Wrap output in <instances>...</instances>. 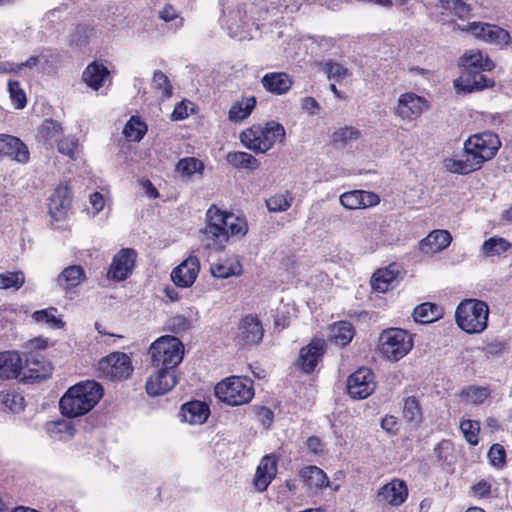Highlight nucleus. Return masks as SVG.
Here are the masks:
<instances>
[{
  "mask_svg": "<svg viewBox=\"0 0 512 512\" xmlns=\"http://www.w3.org/2000/svg\"><path fill=\"white\" fill-rule=\"evenodd\" d=\"M500 147L501 142L495 133H478L464 142V154L461 157L446 158L443 164L451 173L466 175L479 170L496 155Z\"/></svg>",
  "mask_w": 512,
  "mask_h": 512,
  "instance_id": "f257e3e1",
  "label": "nucleus"
},
{
  "mask_svg": "<svg viewBox=\"0 0 512 512\" xmlns=\"http://www.w3.org/2000/svg\"><path fill=\"white\" fill-rule=\"evenodd\" d=\"M248 231L245 218L220 210L212 205L206 212V225L200 230L206 248L221 251L230 236L243 237Z\"/></svg>",
  "mask_w": 512,
  "mask_h": 512,
  "instance_id": "f03ea898",
  "label": "nucleus"
},
{
  "mask_svg": "<svg viewBox=\"0 0 512 512\" xmlns=\"http://www.w3.org/2000/svg\"><path fill=\"white\" fill-rule=\"evenodd\" d=\"M103 396L102 386L94 381L79 382L61 397L59 407L63 415L77 417L88 413Z\"/></svg>",
  "mask_w": 512,
  "mask_h": 512,
  "instance_id": "7ed1b4c3",
  "label": "nucleus"
},
{
  "mask_svg": "<svg viewBox=\"0 0 512 512\" xmlns=\"http://www.w3.org/2000/svg\"><path fill=\"white\" fill-rule=\"evenodd\" d=\"M285 128L282 124L270 121L265 126H252L240 134L241 143L256 153H265L277 142L285 139Z\"/></svg>",
  "mask_w": 512,
  "mask_h": 512,
  "instance_id": "20e7f679",
  "label": "nucleus"
},
{
  "mask_svg": "<svg viewBox=\"0 0 512 512\" xmlns=\"http://www.w3.org/2000/svg\"><path fill=\"white\" fill-rule=\"evenodd\" d=\"M488 316V305L478 299L463 300L455 311L457 325L468 334L483 332L487 328Z\"/></svg>",
  "mask_w": 512,
  "mask_h": 512,
  "instance_id": "39448f33",
  "label": "nucleus"
},
{
  "mask_svg": "<svg viewBox=\"0 0 512 512\" xmlns=\"http://www.w3.org/2000/svg\"><path fill=\"white\" fill-rule=\"evenodd\" d=\"M148 353L153 366L174 370L183 359L184 345L177 337L164 335L151 344Z\"/></svg>",
  "mask_w": 512,
  "mask_h": 512,
  "instance_id": "423d86ee",
  "label": "nucleus"
},
{
  "mask_svg": "<svg viewBox=\"0 0 512 512\" xmlns=\"http://www.w3.org/2000/svg\"><path fill=\"white\" fill-rule=\"evenodd\" d=\"M215 394L220 401L230 406L244 405L254 396L253 383L248 378L231 376L216 385Z\"/></svg>",
  "mask_w": 512,
  "mask_h": 512,
  "instance_id": "0eeeda50",
  "label": "nucleus"
},
{
  "mask_svg": "<svg viewBox=\"0 0 512 512\" xmlns=\"http://www.w3.org/2000/svg\"><path fill=\"white\" fill-rule=\"evenodd\" d=\"M413 347L412 336L403 329L389 328L379 336L378 350L389 361L402 359Z\"/></svg>",
  "mask_w": 512,
  "mask_h": 512,
  "instance_id": "6e6552de",
  "label": "nucleus"
},
{
  "mask_svg": "<svg viewBox=\"0 0 512 512\" xmlns=\"http://www.w3.org/2000/svg\"><path fill=\"white\" fill-rule=\"evenodd\" d=\"M431 107L430 101L414 92L399 95L393 108L394 115L406 123L419 119Z\"/></svg>",
  "mask_w": 512,
  "mask_h": 512,
  "instance_id": "1a4fd4ad",
  "label": "nucleus"
},
{
  "mask_svg": "<svg viewBox=\"0 0 512 512\" xmlns=\"http://www.w3.org/2000/svg\"><path fill=\"white\" fill-rule=\"evenodd\" d=\"M98 370L109 380H124L133 372V366L127 354L114 352L99 361Z\"/></svg>",
  "mask_w": 512,
  "mask_h": 512,
  "instance_id": "9d476101",
  "label": "nucleus"
},
{
  "mask_svg": "<svg viewBox=\"0 0 512 512\" xmlns=\"http://www.w3.org/2000/svg\"><path fill=\"white\" fill-rule=\"evenodd\" d=\"M459 29L470 33L475 38L488 44L503 47L507 46L510 42L509 33L497 25L483 22H472L465 26H459Z\"/></svg>",
  "mask_w": 512,
  "mask_h": 512,
  "instance_id": "9b49d317",
  "label": "nucleus"
},
{
  "mask_svg": "<svg viewBox=\"0 0 512 512\" xmlns=\"http://www.w3.org/2000/svg\"><path fill=\"white\" fill-rule=\"evenodd\" d=\"M376 384L374 375L369 368H359L347 381V390L354 399H364L370 396L375 390Z\"/></svg>",
  "mask_w": 512,
  "mask_h": 512,
  "instance_id": "f8f14e48",
  "label": "nucleus"
},
{
  "mask_svg": "<svg viewBox=\"0 0 512 512\" xmlns=\"http://www.w3.org/2000/svg\"><path fill=\"white\" fill-rule=\"evenodd\" d=\"M159 369L151 374L146 381V391L150 396L163 395L177 384L175 370L158 367Z\"/></svg>",
  "mask_w": 512,
  "mask_h": 512,
  "instance_id": "ddd939ff",
  "label": "nucleus"
},
{
  "mask_svg": "<svg viewBox=\"0 0 512 512\" xmlns=\"http://www.w3.org/2000/svg\"><path fill=\"white\" fill-rule=\"evenodd\" d=\"M199 271V259L194 255H190L173 269L171 279L176 286L188 288L195 282Z\"/></svg>",
  "mask_w": 512,
  "mask_h": 512,
  "instance_id": "4468645a",
  "label": "nucleus"
},
{
  "mask_svg": "<svg viewBox=\"0 0 512 512\" xmlns=\"http://www.w3.org/2000/svg\"><path fill=\"white\" fill-rule=\"evenodd\" d=\"M339 202L348 210L366 209L378 205L380 197L371 191L352 190L342 193Z\"/></svg>",
  "mask_w": 512,
  "mask_h": 512,
  "instance_id": "2eb2a0df",
  "label": "nucleus"
},
{
  "mask_svg": "<svg viewBox=\"0 0 512 512\" xmlns=\"http://www.w3.org/2000/svg\"><path fill=\"white\" fill-rule=\"evenodd\" d=\"M494 81L480 71L465 70L455 81L454 87L458 92L472 93L493 87Z\"/></svg>",
  "mask_w": 512,
  "mask_h": 512,
  "instance_id": "dca6fc26",
  "label": "nucleus"
},
{
  "mask_svg": "<svg viewBox=\"0 0 512 512\" xmlns=\"http://www.w3.org/2000/svg\"><path fill=\"white\" fill-rule=\"evenodd\" d=\"M136 253L133 249H122L113 258L107 277L122 281L131 274L134 267Z\"/></svg>",
  "mask_w": 512,
  "mask_h": 512,
  "instance_id": "f3484780",
  "label": "nucleus"
},
{
  "mask_svg": "<svg viewBox=\"0 0 512 512\" xmlns=\"http://www.w3.org/2000/svg\"><path fill=\"white\" fill-rule=\"evenodd\" d=\"M253 25L254 23H252L247 17L245 5L239 6L237 10L232 11L230 13V18L227 21V28L230 36L239 41L250 39L252 37L250 29Z\"/></svg>",
  "mask_w": 512,
  "mask_h": 512,
  "instance_id": "a211bd4d",
  "label": "nucleus"
},
{
  "mask_svg": "<svg viewBox=\"0 0 512 512\" xmlns=\"http://www.w3.org/2000/svg\"><path fill=\"white\" fill-rule=\"evenodd\" d=\"M263 333L260 321L255 316L247 315L239 323L236 339L241 345H254L262 340Z\"/></svg>",
  "mask_w": 512,
  "mask_h": 512,
  "instance_id": "6ab92c4d",
  "label": "nucleus"
},
{
  "mask_svg": "<svg viewBox=\"0 0 512 512\" xmlns=\"http://www.w3.org/2000/svg\"><path fill=\"white\" fill-rule=\"evenodd\" d=\"M379 501L391 506H400L408 497V488L406 483L398 478L383 485L377 494Z\"/></svg>",
  "mask_w": 512,
  "mask_h": 512,
  "instance_id": "aec40b11",
  "label": "nucleus"
},
{
  "mask_svg": "<svg viewBox=\"0 0 512 512\" xmlns=\"http://www.w3.org/2000/svg\"><path fill=\"white\" fill-rule=\"evenodd\" d=\"M12 157L19 163H27L30 157V153L26 144H24L19 138L0 134V156Z\"/></svg>",
  "mask_w": 512,
  "mask_h": 512,
  "instance_id": "412c9836",
  "label": "nucleus"
},
{
  "mask_svg": "<svg viewBox=\"0 0 512 512\" xmlns=\"http://www.w3.org/2000/svg\"><path fill=\"white\" fill-rule=\"evenodd\" d=\"M325 342L321 339H314L309 345L300 350L298 365L306 373L313 371L323 356Z\"/></svg>",
  "mask_w": 512,
  "mask_h": 512,
  "instance_id": "4be33fe9",
  "label": "nucleus"
},
{
  "mask_svg": "<svg viewBox=\"0 0 512 512\" xmlns=\"http://www.w3.org/2000/svg\"><path fill=\"white\" fill-rule=\"evenodd\" d=\"M277 474V460L271 455L264 456L255 473L253 484L258 492H263L267 489L272 480Z\"/></svg>",
  "mask_w": 512,
  "mask_h": 512,
  "instance_id": "5701e85b",
  "label": "nucleus"
},
{
  "mask_svg": "<svg viewBox=\"0 0 512 512\" xmlns=\"http://www.w3.org/2000/svg\"><path fill=\"white\" fill-rule=\"evenodd\" d=\"M71 205L70 192L67 186L60 185L52 193L49 199V213L56 220H62L68 213Z\"/></svg>",
  "mask_w": 512,
  "mask_h": 512,
  "instance_id": "b1692460",
  "label": "nucleus"
},
{
  "mask_svg": "<svg viewBox=\"0 0 512 512\" xmlns=\"http://www.w3.org/2000/svg\"><path fill=\"white\" fill-rule=\"evenodd\" d=\"M293 79L285 72H270L261 79L263 88L274 95H285L293 86Z\"/></svg>",
  "mask_w": 512,
  "mask_h": 512,
  "instance_id": "393cba45",
  "label": "nucleus"
},
{
  "mask_svg": "<svg viewBox=\"0 0 512 512\" xmlns=\"http://www.w3.org/2000/svg\"><path fill=\"white\" fill-rule=\"evenodd\" d=\"M452 241L447 230H434L429 233L419 245L422 253L433 255L446 249Z\"/></svg>",
  "mask_w": 512,
  "mask_h": 512,
  "instance_id": "a878e982",
  "label": "nucleus"
},
{
  "mask_svg": "<svg viewBox=\"0 0 512 512\" xmlns=\"http://www.w3.org/2000/svg\"><path fill=\"white\" fill-rule=\"evenodd\" d=\"M23 368L28 371L25 377L36 380L45 379L52 372L51 363L43 355L32 352L26 356Z\"/></svg>",
  "mask_w": 512,
  "mask_h": 512,
  "instance_id": "bb28decb",
  "label": "nucleus"
},
{
  "mask_svg": "<svg viewBox=\"0 0 512 512\" xmlns=\"http://www.w3.org/2000/svg\"><path fill=\"white\" fill-rule=\"evenodd\" d=\"M23 369V361L17 351L0 352V379L17 378Z\"/></svg>",
  "mask_w": 512,
  "mask_h": 512,
  "instance_id": "cd10ccee",
  "label": "nucleus"
},
{
  "mask_svg": "<svg viewBox=\"0 0 512 512\" xmlns=\"http://www.w3.org/2000/svg\"><path fill=\"white\" fill-rule=\"evenodd\" d=\"M86 279V273L82 266L71 265L63 269L57 276V285L65 292H70Z\"/></svg>",
  "mask_w": 512,
  "mask_h": 512,
  "instance_id": "c85d7f7f",
  "label": "nucleus"
},
{
  "mask_svg": "<svg viewBox=\"0 0 512 512\" xmlns=\"http://www.w3.org/2000/svg\"><path fill=\"white\" fill-rule=\"evenodd\" d=\"M109 74L110 72L105 65L94 61L83 71L82 80L91 89L97 91L103 86L104 81L109 77Z\"/></svg>",
  "mask_w": 512,
  "mask_h": 512,
  "instance_id": "c756f323",
  "label": "nucleus"
},
{
  "mask_svg": "<svg viewBox=\"0 0 512 512\" xmlns=\"http://www.w3.org/2000/svg\"><path fill=\"white\" fill-rule=\"evenodd\" d=\"M460 61L466 70L491 71L495 66L486 54L476 49L466 51L460 58Z\"/></svg>",
  "mask_w": 512,
  "mask_h": 512,
  "instance_id": "7c9ffc66",
  "label": "nucleus"
},
{
  "mask_svg": "<svg viewBox=\"0 0 512 512\" xmlns=\"http://www.w3.org/2000/svg\"><path fill=\"white\" fill-rule=\"evenodd\" d=\"M209 416V407L201 401H192L182 406L181 417L190 424H203Z\"/></svg>",
  "mask_w": 512,
  "mask_h": 512,
  "instance_id": "2f4dec72",
  "label": "nucleus"
},
{
  "mask_svg": "<svg viewBox=\"0 0 512 512\" xmlns=\"http://www.w3.org/2000/svg\"><path fill=\"white\" fill-rule=\"evenodd\" d=\"M299 475L304 481L305 485L310 489H321L329 487L330 481L326 473L317 466H306L303 467Z\"/></svg>",
  "mask_w": 512,
  "mask_h": 512,
  "instance_id": "473e14b6",
  "label": "nucleus"
},
{
  "mask_svg": "<svg viewBox=\"0 0 512 512\" xmlns=\"http://www.w3.org/2000/svg\"><path fill=\"white\" fill-rule=\"evenodd\" d=\"M210 271L214 277L225 279L232 276H240L243 269L237 257H229L223 261L212 264Z\"/></svg>",
  "mask_w": 512,
  "mask_h": 512,
  "instance_id": "72a5a7b5",
  "label": "nucleus"
},
{
  "mask_svg": "<svg viewBox=\"0 0 512 512\" xmlns=\"http://www.w3.org/2000/svg\"><path fill=\"white\" fill-rule=\"evenodd\" d=\"M45 429L52 439L58 441H67L76 432L73 423L66 419L48 422L45 425Z\"/></svg>",
  "mask_w": 512,
  "mask_h": 512,
  "instance_id": "f704fd0d",
  "label": "nucleus"
},
{
  "mask_svg": "<svg viewBox=\"0 0 512 512\" xmlns=\"http://www.w3.org/2000/svg\"><path fill=\"white\" fill-rule=\"evenodd\" d=\"M398 270L395 265L377 270L371 279V286L375 291L386 292L392 282L397 278Z\"/></svg>",
  "mask_w": 512,
  "mask_h": 512,
  "instance_id": "c9c22d12",
  "label": "nucleus"
},
{
  "mask_svg": "<svg viewBox=\"0 0 512 512\" xmlns=\"http://www.w3.org/2000/svg\"><path fill=\"white\" fill-rule=\"evenodd\" d=\"M256 106V98L243 97L241 100L234 103L229 110V120L233 122L242 121L247 118Z\"/></svg>",
  "mask_w": 512,
  "mask_h": 512,
  "instance_id": "e433bc0d",
  "label": "nucleus"
},
{
  "mask_svg": "<svg viewBox=\"0 0 512 512\" xmlns=\"http://www.w3.org/2000/svg\"><path fill=\"white\" fill-rule=\"evenodd\" d=\"M354 330L351 323L347 321H340L332 325L330 329L331 340L339 346H345L352 340Z\"/></svg>",
  "mask_w": 512,
  "mask_h": 512,
  "instance_id": "4c0bfd02",
  "label": "nucleus"
},
{
  "mask_svg": "<svg viewBox=\"0 0 512 512\" xmlns=\"http://www.w3.org/2000/svg\"><path fill=\"white\" fill-rule=\"evenodd\" d=\"M227 162L238 169L256 170L260 162L247 152H229L226 156Z\"/></svg>",
  "mask_w": 512,
  "mask_h": 512,
  "instance_id": "58836bf2",
  "label": "nucleus"
},
{
  "mask_svg": "<svg viewBox=\"0 0 512 512\" xmlns=\"http://www.w3.org/2000/svg\"><path fill=\"white\" fill-rule=\"evenodd\" d=\"M32 318L36 323L46 325L52 329H61L65 325L62 319L57 316V309L53 307L35 311Z\"/></svg>",
  "mask_w": 512,
  "mask_h": 512,
  "instance_id": "ea45409f",
  "label": "nucleus"
},
{
  "mask_svg": "<svg viewBox=\"0 0 512 512\" xmlns=\"http://www.w3.org/2000/svg\"><path fill=\"white\" fill-rule=\"evenodd\" d=\"M293 200L294 197L292 196V194L286 191L284 193H278L269 197L266 200V206L270 212H284L291 207Z\"/></svg>",
  "mask_w": 512,
  "mask_h": 512,
  "instance_id": "a19ab883",
  "label": "nucleus"
},
{
  "mask_svg": "<svg viewBox=\"0 0 512 512\" xmlns=\"http://www.w3.org/2000/svg\"><path fill=\"white\" fill-rule=\"evenodd\" d=\"M489 395V389L481 386H468L460 393V397L463 401L474 405L482 404Z\"/></svg>",
  "mask_w": 512,
  "mask_h": 512,
  "instance_id": "79ce46f5",
  "label": "nucleus"
},
{
  "mask_svg": "<svg viewBox=\"0 0 512 512\" xmlns=\"http://www.w3.org/2000/svg\"><path fill=\"white\" fill-rule=\"evenodd\" d=\"M438 307L431 303H422L413 311V318L416 322L426 324L438 318Z\"/></svg>",
  "mask_w": 512,
  "mask_h": 512,
  "instance_id": "37998d69",
  "label": "nucleus"
},
{
  "mask_svg": "<svg viewBox=\"0 0 512 512\" xmlns=\"http://www.w3.org/2000/svg\"><path fill=\"white\" fill-rule=\"evenodd\" d=\"M176 170L183 177L190 178L195 173L202 174L204 170V164L202 161L194 157H186L177 163Z\"/></svg>",
  "mask_w": 512,
  "mask_h": 512,
  "instance_id": "c03bdc74",
  "label": "nucleus"
},
{
  "mask_svg": "<svg viewBox=\"0 0 512 512\" xmlns=\"http://www.w3.org/2000/svg\"><path fill=\"white\" fill-rule=\"evenodd\" d=\"M511 244L503 238H490L482 245V252L486 257L500 255L506 252Z\"/></svg>",
  "mask_w": 512,
  "mask_h": 512,
  "instance_id": "a18cd8bd",
  "label": "nucleus"
},
{
  "mask_svg": "<svg viewBox=\"0 0 512 512\" xmlns=\"http://www.w3.org/2000/svg\"><path fill=\"white\" fill-rule=\"evenodd\" d=\"M460 430L465 440L472 446L479 443L480 423L470 419H462L460 421Z\"/></svg>",
  "mask_w": 512,
  "mask_h": 512,
  "instance_id": "49530a36",
  "label": "nucleus"
},
{
  "mask_svg": "<svg viewBox=\"0 0 512 512\" xmlns=\"http://www.w3.org/2000/svg\"><path fill=\"white\" fill-rule=\"evenodd\" d=\"M404 418L411 423L418 425L422 420V412L420 405L415 397H408L404 401L403 407Z\"/></svg>",
  "mask_w": 512,
  "mask_h": 512,
  "instance_id": "de8ad7c7",
  "label": "nucleus"
},
{
  "mask_svg": "<svg viewBox=\"0 0 512 512\" xmlns=\"http://www.w3.org/2000/svg\"><path fill=\"white\" fill-rule=\"evenodd\" d=\"M25 282L24 273L21 271L5 272L0 274V289H20Z\"/></svg>",
  "mask_w": 512,
  "mask_h": 512,
  "instance_id": "09e8293b",
  "label": "nucleus"
},
{
  "mask_svg": "<svg viewBox=\"0 0 512 512\" xmlns=\"http://www.w3.org/2000/svg\"><path fill=\"white\" fill-rule=\"evenodd\" d=\"M152 86L158 90L162 96L168 98L172 95V85L168 76L161 70H155L152 78Z\"/></svg>",
  "mask_w": 512,
  "mask_h": 512,
  "instance_id": "8fccbe9b",
  "label": "nucleus"
},
{
  "mask_svg": "<svg viewBox=\"0 0 512 512\" xmlns=\"http://www.w3.org/2000/svg\"><path fill=\"white\" fill-rule=\"evenodd\" d=\"M8 92L10 95V99L16 109H22L26 106V94L24 90L20 87V83L18 81H8Z\"/></svg>",
  "mask_w": 512,
  "mask_h": 512,
  "instance_id": "3c124183",
  "label": "nucleus"
},
{
  "mask_svg": "<svg viewBox=\"0 0 512 512\" xmlns=\"http://www.w3.org/2000/svg\"><path fill=\"white\" fill-rule=\"evenodd\" d=\"M146 125L139 120L131 118L124 127L125 137L131 141H140L145 134Z\"/></svg>",
  "mask_w": 512,
  "mask_h": 512,
  "instance_id": "603ef678",
  "label": "nucleus"
},
{
  "mask_svg": "<svg viewBox=\"0 0 512 512\" xmlns=\"http://www.w3.org/2000/svg\"><path fill=\"white\" fill-rule=\"evenodd\" d=\"M62 133L61 125L54 120H45L40 126L39 134L45 141H57Z\"/></svg>",
  "mask_w": 512,
  "mask_h": 512,
  "instance_id": "864d4df0",
  "label": "nucleus"
},
{
  "mask_svg": "<svg viewBox=\"0 0 512 512\" xmlns=\"http://www.w3.org/2000/svg\"><path fill=\"white\" fill-rule=\"evenodd\" d=\"M441 8L453 12L459 18L466 17L470 12V6L462 0H439Z\"/></svg>",
  "mask_w": 512,
  "mask_h": 512,
  "instance_id": "5fc2aeb1",
  "label": "nucleus"
},
{
  "mask_svg": "<svg viewBox=\"0 0 512 512\" xmlns=\"http://www.w3.org/2000/svg\"><path fill=\"white\" fill-rule=\"evenodd\" d=\"M324 71L329 79H333L338 82L349 76L348 69L337 62H326L324 65Z\"/></svg>",
  "mask_w": 512,
  "mask_h": 512,
  "instance_id": "6e6d98bb",
  "label": "nucleus"
},
{
  "mask_svg": "<svg viewBox=\"0 0 512 512\" xmlns=\"http://www.w3.org/2000/svg\"><path fill=\"white\" fill-rule=\"evenodd\" d=\"M359 131L353 127H343L339 128L333 133V142L340 143L341 145H346L352 140H356L359 138Z\"/></svg>",
  "mask_w": 512,
  "mask_h": 512,
  "instance_id": "4d7b16f0",
  "label": "nucleus"
},
{
  "mask_svg": "<svg viewBox=\"0 0 512 512\" xmlns=\"http://www.w3.org/2000/svg\"><path fill=\"white\" fill-rule=\"evenodd\" d=\"M488 458L494 467L502 468L506 463V452L502 445L493 444L488 451Z\"/></svg>",
  "mask_w": 512,
  "mask_h": 512,
  "instance_id": "13d9d810",
  "label": "nucleus"
},
{
  "mask_svg": "<svg viewBox=\"0 0 512 512\" xmlns=\"http://www.w3.org/2000/svg\"><path fill=\"white\" fill-rule=\"evenodd\" d=\"M3 404L13 413H18L24 409V398L19 393H7L3 398Z\"/></svg>",
  "mask_w": 512,
  "mask_h": 512,
  "instance_id": "bf43d9fd",
  "label": "nucleus"
},
{
  "mask_svg": "<svg viewBox=\"0 0 512 512\" xmlns=\"http://www.w3.org/2000/svg\"><path fill=\"white\" fill-rule=\"evenodd\" d=\"M78 142L74 137H66L58 142V151L71 159H76Z\"/></svg>",
  "mask_w": 512,
  "mask_h": 512,
  "instance_id": "052dcab7",
  "label": "nucleus"
},
{
  "mask_svg": "<svg viewBox=\"0 0 512 512\" xmlns=\"http://www.w3.org/2000/svg\"><path fill=\"white\" fill-rule=\"evenodd\" d=\"M159 18L165 22H174V27L176 29L183 25V19L179 17L177 11L171 5H166L161 11H159Z\"/></svg>",
  "mask_w": 512,
  "mask_h": 512,
  "instance_id": "680f3d73",
  "label": "nucleus"
},
{
  "mask_svg": "<svg viewBox=\"0 0 512 512\" xmlns=\"http://www.w3.org/2000/svg\"><path fill=\"white\" fill-rule=\"evenodd\" d=\"M452 452V443L448 440H442L434 449L435 456L439 461L449 462Z\"/></svg>",
  "mask_w": 512,
  "mask_h": 512,
  "instance_id": "e2e57ef3",
  "label": "nucleus"
},
{
  "mask_svg": "<svg viewBox=\"0 0 512 512\" xmlns=\"http://www.w3.org/2000/svg\"><path fill=\"white\" fill-rule=\"evenodd\" d=\"M168 326L172 332L180 333L190 328V321L182 315H176L170 318Z\"/></svg>",
  "mask_w": 512,
  "mask_h": 512,
  "instance_id": "0e129e2a",
  "label": "nucleus"
},
{
  "mask_svg": "<svg viewBox=\"0 0 512 512\" xmlns=\"http://www.w3.org/2000/svg\"><path fill=\"white\" fill-rule=\"evenodd\" d=\"M471 489L475 496L483 498L487 497L490 494L491 485L487 481L482 480L479 481L477 484L473 485Z\"/></svg>",
  "mask_w": 512,
  "mask_h": 512,
  "instance_id": "69168bd1",
  "label": "nucleus"
},
{
  "mask_svg": "<svg viewBox=\"0 0 512 512\" xmlns=\"http://www.w3.org/2000/svg\"><path fill=\"white\" fill-rule=\"evenodd\" d=\"M302 109L310 115H315L320 109L318 102L313 97H305L301 103Z\"/></svg>",
  "mask_w": 512,
  "mask_h": 512,
  "instance_id": "338daca9",
  "label": "nucleus"
},
{
  "mask_svg": "<svg viewBox=\"0 0 512 512\" xmlns=\"http://www.w3.org/2000/svg\"><path fill=\"white\" fill-rule=\"evenodd\" d=\"M257 416L259 421L263 424V426L269 427L273 421L274 414L269 408L261 407L258 410Z\"/></svg>",
  "mask_w": 512,
  "mask_h": 512,
  "instance_id": "774afa93",
  "label": "nucleus"
}]
</instances>
